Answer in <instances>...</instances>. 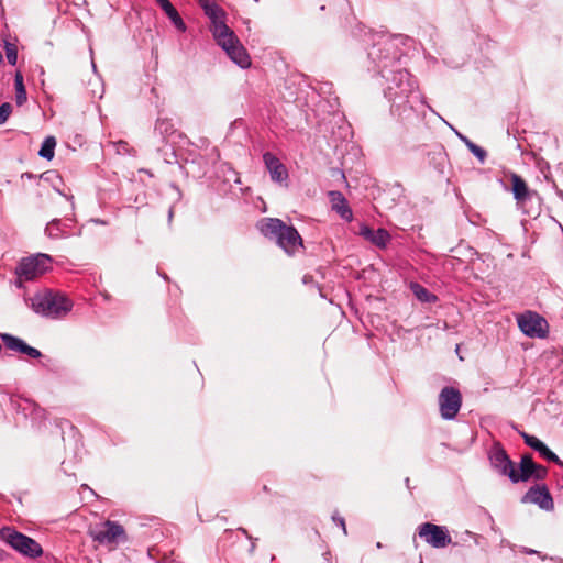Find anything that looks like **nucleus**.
<instances>
[{
  "label": "nucleus",
  "instance_id": "nucleus-1",
  "mask_svg": "<svg viewBox=\"0 0 563 563\" xmlns=\"http://www.w3.org/2000/svg\"><path fill=\"white\" fill-rule=\"evenodd\" d=\"M399 43H402L401 35L374 33L367 56L373 70L383 79L380 85L385 98L390 102V113L404 124H415L422 120L427 104L417 81L401 66ZM428 109L435 113L431 107L428 106Z\"/></svg>",
  "mask_w": 563,
  "mask_h": 563
},
{
  "label": "nucleus",
  "instance_id": "nucleus-2",
  "mask_svg": "<svg viewBox=\"0 0 563 563\" xmlns=\"http://www.w3.org/2000/svg\"><path fill=\"white\" fill-rule=\"evenodd\" d=\"M260 232L274 241L286 254L295 255L303 249L302 238L294 225L286 224L278 218H264L257 223Z\"/></svg>",
  "mask_w": 563,
  "mask_h": 563
},
{
  "label": "nucleus",
  "instance_id": "nucleus-3",
  "mask_svg": "<svg viewBox=\"0 0 563 563\" xmlns=\"http://www.w3.org/2000/svg\"><path fill=\"white\" fill-rule=\"evenodd\" d=\"M74 303L64 292L44 290L31 298L32 310L45 318L58 320L65 318L73 309Z\"/></svg>",
  "mask_w": 563,
  "mask_h": 563
},
{
  "label": "nucleus",
  "instance_id": "nucleus-4",
  "mask_svg": "<svg viewBox=\"0 0 563 563\" xmlns=\"http://www.w3.org/2000/svg\"><path fill=\"white\" fill-rule=\"evenodd\" d=\"M0 537L12 549L23 554L24 556L35 559L43 554V549L36 540L16 531L13 528H2L0 530Z\"/></svg>",
  "mask_w": 563,
  "mask_h": 563
},
{
  "label": "nucleus",
  "instance_id": "nucleus-5",
  "mask_svg": "<svg viewBox=\"0 0 563 563\" xmlns=\"http://www.w3.org/2000/svg\"><path fill=\"white\" fill-rule=\"evenodd\" d=\"M53 258L45 253H37L33 256L22 258L15 267V274L19 282L32 280L38 275L44 274L51 267Z\"/></svg>",
  "mask_w": 563,
  "mask_h": 563
},
{
  "label": "nucleus",
  "instance_id": "nucleus-6",
  "mask_svg": "<svg viewBox=\"0 0 563 563\" xmlns=\"http://www.w3.org/2000/svg\"><path fill=\"white\" fill-rule=\"evenodd\" d=\"M214 41L240 68L246 69L251 66V57L233 31Z\"/></svg>",
  "mask_w": 563,
  "mask_h": 563
},
{
  "label": "nucleus",
  "instance_id": "nucleus-7",
  "mask_svg": "<svg viewBox=\"0 0 563 563\" xmlns=\"http://www.w3.org/2000/svg\"><path fill=\"white\" fill-rule=\"evenodd\" d=\"M438 404L442 419L453 420L461 409L462 394L455 387L445 386L439 394Z\"/></svg>",
  "mask_w": 563,
  "mask_h": 563
},
{
  "label": "nucleus",
  "instance_id": "nucleus-8",
  "mask_svg": "<svg viewBox=\"0 0 563 563\" xmlns=\"http://www.w3.org/2000/svg\"><path fill=\"white\" fill-rule=\"evenodd\" d=\"M89 536L97 542L114 543L126 540L124 528L117 521L106 520L89 530Z\"/></svg>",
  "mask_w": 563,
  "mask_h": 563
},
{
  "label": "nucleus",
  "instance_id": "nucleus-9",
  "mask_svg": "<svg viewBox=\"0 0 563 563\" xmlns=\"http://www.w3.org/2000/svg\"><path fill=\"white\" fill-rule=\"evenodd\" d=\"M517 321L521 332L529 338L544 339L549 333L548 321L537 312L527 311Z\"/></svg>",
  "mask_w": 563,
  "mask_h": 563
},
{
  "label": "nucleus",
  "instance_id": "nucleus-10",
  "mask_svg": "<svg viewBox=\"0 0 563 563\" xmlns=\"http://www.w3.org/2000/svg\"><path fill=\"white\" fill-rule=\"evenodd\" d=\"M418 534L429 545L435 549H442L452 542V538L444 526H438L431 522H424L418 527Z\"/></svg>",
  "mask_w": 563,
  "mask_h": 563
},
{
  "label": "nucleus",
  "instance_id": "nucleus-11",
  "mask_svg": "<svg viewBox=\"0 0 563 563\" xmlns=\"http://www.w3.org/2000/svg\"><path fill=\"white\" fill-rule=\"evenodd\" d=\"M548 475V470L543 465L537 464L530 454H525L521 456L519 463V471L516 474H512L511 482H527L531 477L537 481L544 479Z\"/></svg>",
  "mask_w": 563,
  "mask_h": 563
},
{
  "label": "nucleus",
  "instance_id": "nucleus-12",
  "mask_svg": "<svg viewBox=\"0 0 563 563\" xmlns=\"http://www.w3.org/2000/svg\"><path fill=\"white\" fill-rule=\"evenodd\" d=\"M202 8L210 20V32L214 40L232 31L225 23V12L216 2L206 1Z\"/></svg>",
  "mask_w": 563,
  "mask_h": 563
},
{
  "label": "nucleus",
  "instance_id": "nucleus-13",
  "mask_svg": "<svg viewBox=\"0 0 563 563\" xmlns=\"http://www.w3.org/2000/svg\"><path fill=\"white\" fill-rule=\"evenodd\" d=\"M488 460L492 468L501 476H507L511 481L512 474L517 473L515 463L510 460L507 452L500 444H494L488 453Z\"/></svg>",
  "mask_w": 563,
  "mask_h": 563
},
{
  "label": "nucleus",
  "instance_id": "nucleus-14",
  "mask_svg": "<svg viewBox=\"0 0 563 563\" xmlns=\"http://www.w3.org/2000/svg\"><path fill=\"white\" fill-rule=\"evenodd\" d=\"M263 162L269 174L272 181L280 186L287 187L289 174L285 164H283L280 159L271 152H265L263 154Z\"/></svg>",
  "mask_w": 563,
  "mask_h": 563
},
{
  "label": "nucleus",
  "instance_id": "nucleus-15",
  "mask_svg": "<svg viewBox=\"0 0 563 563\" xmlns=\"http://www.w3.org/2000/svg\"><path fill=\"white\" fill-rule=\"evenodd\" d=\"M73 227V219H52L46 223L44 234L51 240H63L68 239L73 235H81V230L77 233H71L69 230Z\"/></svg>",
  "mask_w": 563,
  "mask_h": 563
},
{
  "label": "nucleus",
  "instance_id": "nucleus-16",
  "mask_svg": "<svg viewBox=\"0 0 563 563\" xmlns=\"http://www.w3.org/2000/svg\"><path fill=\"white\" fill-rule=\"evenodd\" d=\"M522 503L538 505L541 509L547 511L554 508L553 498L545 485L530 487L522 497Z\"/></svg>",
  "mask_w": 563,
  "mask_h": 563
},
{
  "label": "nucleus",
  "instance_id": "nucleus-17",
  "mask_svg": "<svg viewBox=\"0 0 563 563\" xmlns=\"http://www.w3.org/2000/svg\"><path fill=\"white\" fill-rule=\"evenodd\" d=\"M0 338L4 343L5 347L11 351L25 354L31 358L42 357V352L40 350L29 345L24 340L18 336H14L10 333H0Z\"/></svg>",
  "mask_w": 563,
  "mask_h": 563
},
{
  "label": "nucleus",
  "instance_id": "nucleus-18",
  "mask_svg": "<svg viewBox=\"0 0 563 563\" xmlns=\"http://www.w3.org/2000/svg\"><path fill=\"white\" fill-rule=\"evenodd\" d=\"M519 434L523 439L525 443L532 450L538 452L540 456H542L544 460L549 462H553L559 466L563 467V461H561L560 457L553 451H551L549 446L545 443H543L540 439H538L534 435L528 434L525 431L519 432Z\"/></svg>",
  "mask_w": 563,
  "mask_h": 563
},
{
  "label": "nucleus",
  "instance_id": "nucleus-19",
  "mask_svg": "<svg viewBox=\"0 0 563 563\" xmlns=\"http://www.w3.org/2000/svg\"><path fill=\"white\" fill-rule=\"evenodd\" d=\"M332 210H334L343 220L352 221L353 212L347 205L344 195L339 190H331L328 192Z\"/></svg>",
  "mask_w": 563,
  "mask_h": 563
},
{
  "label": "nucleus",
  "instance_id": "nucleus-20",
  "mask_svg": "<svg viewBox=\"0 0 563 563\" xmlns=\"http://www.w3.org/2000/svg\"><path fill=\"white\" fill-rule=\"evenodd\" d=\"M361 235L380 249H385L390 241L389 232L382 228L373 230L368 227H363L361 229Z\"/></svg>",
  "mask_w": 563,
  "mask_h": 563
},
{
  "label": "nucleus",
  "instance_id": "nucleus-21",
  "mask_svg": "<svg viewBox=\"0 0 563 563\" xmlns=\"http://www.w3.org/2000/svg\"><path fill=\"white\" fill-rule=\"evenodd\" d=\"M156 2L159 4L162 10L165 12V14L169 18V20L174 24V26L178 31L185 32L186 24L183 21L181 16L179 15L178 11L172 4V2L169 0H156Z\"/></svg>",
  "mask_w": 563,
  "mask_h": 563
},
{
  "label": "nucleus",
  "instance_id": "nucleus-22",
  "mask_svg": "<svg viewBox=\"0 0 563 563\" xmlns=\"http://www.w3.org/2000/svg\"><path fill=\"white\" fill-rule=\"evenodd\" d=\"M510 179H511V190L514 194V198L518 202L525 201L529 197V188H528L525 179L517 174H511Z\"/></svg>",
  "mask_w": 563,
  "mask_h": 563
},
{
  "label": "nucleus",
  "instance_id": "nucleus-23",
  "mask_svg": "<svg viewBox=\"0 0 563 563\" xmlns=\"http://www.w3.org/2000/svg\"><path fill=\"white\" fill-rule=\"evenodd\" d=\"M410 290L412 291L415 297L421 302L432 303L438 300V297L434 294L430 292L426 287H423L419 283H411Z\"/></svg>",
  "mask_w": 563,
  "mask_h": 563
},
{
  "label": "nucleus",
  "instance_id": "nucleus-24",
  "mask_svg": "<svg viewBox=\"0 0 563 563\" xmlns=\"http://www.w3.org/2000/svg\"><path fill=\"white\" fill-rule=\"evenodd\" d=\"M14 86H15V102L20 107L25 103L27 96L26 90L23 82V76L20 71L15 73L14 76Z\"/></svg>",
  "mask_w": 563,
  "mask_h": 563
},
{
  "label": "nucleus",
  "instance_id": "nucleus-25",
  "mask_svg": "<svg viewBox=\"0 0 563 563\" xmlns=\"http://www.w3.org/2000/svg\"><path fill=\"white\" fill-rule=\"evenodd\" d=\"M155 132L158 133L163 140H167L170 135H173L176 130L174 129V124L169 119H157L155 124Z\"/></svg>",
  "mask_w": 563,
  "mask_h": 563
},
{
  "label": "nucleus",
  "instance_id": "nucleus-26",
  "mask_svg": "<svg viewBox=\"0 0 563 563\" xmlns=\"http://www.w3.org/2000/svg\"><path fill=\"white\" fill-rule=\"evenodd\" d=\"M456 135L460 137V140H462L464 142V144L467 146V148L470 150V152L478 158V161L483 164L487 157V153L486 151L478 146L477 144L473 143L470 139H467L466 136L462 135L461 133L456 132Z\"/></svg>",
  "mask_w": 563,
  "mask_h": 563
},
{
  "label": "nucleus",
  "instance_id": "nucleus-27",
  "mask_svg": "<svg viewBox=\"0 0 563 563\" xmlns=\"http://www.w3.org/2000/svg\"><path fill=\"white\" fill-rule=\"evenodd\" d=\"M55 146H56V140L54 136H47L42 145H41V148L38 151V155L42 157V158H45V159H48L51 161L53 157H54V150H55Z\"/></svg>",
  "mask_w": 563,
  "mask_h": 563
},
{
  "label": "nucleus",
  "instance_id": "nucleus-28",
  "mask_svg": "<svg viewBox=\"0 0 563 563\" xmlns=\"http://www.w3.org/2000/svg\"><path fill=\"white\" fill-rule=\"evenodd\" d=\"M4 51H5V56H7L8 63L11 66H15L16 62H18V48H16L15 44H13L9 41H4Z\"/></svg>",
  "mask_w": 563,
  "mask_h": 563
},
{
  "label": "nucleus",
  "instance_id": "nucleus-29",
  "mask_svg": "<svg viewBox=\"0 0 563 563\" xmlns=\"http://www.w3.org/2000/svg\"><path fill=\"white\" fill-rule=\"evenodd\" d=\"M12 112V106L9 102H4L0 106V125L4 124Z\"/></svg>",
  "mask_w": 563,
  "mask_h": 563
},
{
  "label": "nucleus",
  "instance_id": "nucleus-30",
  "mask_svg": "<svg viewBox=\"0 0 563 563\" xmlns=\"http://www.w3.org/2000/svg\"><path fill=\"white\" fill-rule=\"evenodd\" d=\"M113 146L115 147V151L118 154L120 155H131L133 150L130 147L129 143L125 142V141H119L117 143L113 144Z\"/></svg>",
  "mask_w": 563,
  "mask_h": 563
},
{
  "label": "nucleus",
  "instance_id": "nucleus-31",
  "mask_svg": "<svg viewBox=\"0 0 563 563\" xmlns=\"http://www.w3.org/2000/svg\"><path fill=\"white\" fill-rule=\"evenodd\" d=\"M32 406H33V409H32L31 415L33 416V419H45V417H46L45 409L41 408L37 405H32Z\"/></svg>",
  "mask_w": 563,
  "mask_h": 563
},
{
  "label": "nucleus",
  "instance_id": "nucleus-32",
  "mask_svg": "<svg viewBox=\"0 0 563 563\" xmlns=\"http://www.w3.org/2000/svg\"><path fill=\"white\" fill-rule=\"evenodd\" d=\"M332 520L339 526L342 528L343 530V533L346 534L347 531H346V526H345V520L343 517L339 516L338 514H333L332 515Z\"/></svg>",
  "mask_w": 563,
  "mask_h": 563
},
{
  "label": "nucleus",
  "instance_id": "nucleus-33",
  "mask_svg": "<svg viewBox=\"0 0 563 563\" xmlns=\"http://www.w3.org/2000/svg\"><path fill=\"white\" fill-rule=\"evenodd\" d=\"M521 552L525 554H537V555H539L540 559H542V560L545 559V556H543L539 551L527 548V547H521Z\"/></svg>",
  "mask_w": 563,
  "mask_h": 563
},
{
  "label": "nucleus",
  "instance_id": "nucleus-34",
  "mask_svg": "<svg viewBox=\"0 0 563 563\" xmlns=\"http://www.w3.org/2000/svg\"><path fill=\"white\" fill-rule=\"evenodd\" d=\"M89 222H92V223L98 224V225H108L109 224V222L107 220L100 219V218H91L89 220Z\"/></svg>",
  "mask_w": 563,
  "mask_h": 563
},
{
  "label": "nucleus",
  "instance_id": "nucleus-35",
  "mask_svg": "<svg viewBox=\"0 0 563 563\" xmlns=\"http://www.w3.org/2000/svg\"><path fill=\"white\" fill-rule=\"evenodd\" d=\"M302 283L305 285H313L314 280H313V277L311 275H305L303 278H302Z\"/></svg>",
  "mask_w": 563,
  "mask_h": 563
},
{
  "label": "nucleus",
  "instance_id": "nucleus-36",
  "mask_svg": "<svg viewBox=\"0 0 563 563\" xmlns=\"http://www.w3.org/2000/svg\"><path fill=\"white\" fill-rule=\"evenodd\" d=\"M239 531L247 539L253 540V537L249 533V531L245 528H239Z\"/></svg>",
  "mask_w": 563,
  "mask_h": 563
},
{
  "label": "nucleus",
  "instance_id": "nucleus-37",
  "mask_svg": "<svg viewBox=\"0 0 563 563\" xmlns=\"http://www.w3.org/2000/svg\"><path fill=\"white\" fill-rule=\"evenodd\" d=\"M256 540H257L256 538H253V540H250L251 541V547H250V550H249L250 553H253L255 551V547H256L255 545V541Z\"/></svg>",
  "mask_w": 563,
  "mask_h": 563
},
{
  "label": "nucleus",
  "instance_id": "nucleus-38",
  "mask_svg": "<svg viewBox=\"0 0 563 563\" xmlns=\"http://www.w3.org/2000/svg\"><path fill=\"white\" fill-rule=\"evenodd\" d=\"M173 216H174L173 208H169V210H168V221H169V222L172 221Z\"/></svg>",
  "mask_w": 563,
  "mask_h": 563
},
{
  "label": "nucleus",
  "instance_id": "nucleus-39",
  "mask_svg": "<svg viewBox=\"0 0 563 563\" xmlns=\"http://www.w3.org/2000/svg\"><path fill=\"white\" fill-rule=\"evenodd\" d=\"M329 555H330V553H329V552H327V553H324V554H323L324 563H329V558H328Z\"/></svg>",
  "mask_w": 563,
  "mask_h": 563
},
{
  "label": "nucleus",
  "instance_id": "nucleus-40",
  "mask_svg": "<svg viewBox=\"0 0 563 563\" xmlns=\"http://www.w3.org/2000/svg\"><path fill=\"white\" fill-rule=\"evenodd\" d=\"M62 465H63L64 473H65V474H68V472H67V470H66V467H65V465H66V461H64V462L62 463Z\"/></svg>",
  "mask_w": 563,
  "mask_h": 563
},
{
  "label": "nucleus",
  "instance_id": "nucleus-41",
  "mask_svg": "<svg viewBox=\"0 0 563 563\" xmlns=\"http://www.w3.org/2000/svg\"><path fill=\"white\" fill-rule=\"evenodd\" d=\"M376 548H377V549H382V548H383V544H382L380 542H377V543H376Z\"/></svg>",
  "mask_w": 563,
  "mask_h": 563
},
{
  "label": "nucleus",
  "instance_id": "nucleus-42",
  "mask_svg": "<svg viewBox=\"0 0 563 563\" xmlns=\"http://www.w3.org/2000/svg\"><path fill=\"white\" fill-rule=\"evenodd\" d=\"M159 275H161L165 280H167V279H168V277H167V275H166V274H161V273H159Z\"/></svg>",
  "mask_w": 563,
  "mask_h": 563
},
{
  "label": "nucleus",
  "instance_id": "nucleus-43",
  "mask_svg": "<svg viewBox=\"0 0 563 563\" xmlns=\"http://www.w3.org/2000/svg\"><path fill=\"white\" fill-rule=\"evenodd\" d=\"M406 485L409 487V478H406Z\"/></svg>",
  "mask_w": 563,
  "mask_h": 563
},
{
  "label": "nucleus",
  "instance_id": "nucleus-44",
  "mask_svg": "<svg viewBox=\"0 0 563 563\" xmlns=\"http://www.w3.org/2000/svg\"><path fill=\"white\" fill-rule=\"evenodd\" d=\"M2 60V53L0 52V62Z\"/></svg>",
  "mask_w": 563,
  "mask_h": 563
}]
</instances>
